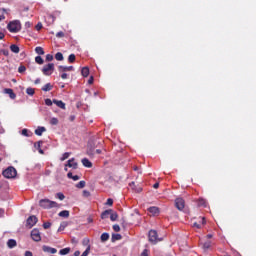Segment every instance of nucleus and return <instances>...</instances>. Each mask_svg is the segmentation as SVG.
Wrapping results in <instances>:
<instances>
[{
  "mask_svg": "<svg viewBox=\"0 0 256 256\" xmlns=\"http://www.w3.org/2000/svg\"><path fill=\"white\" fill-rule=\"evenodd\" d=\"M99 145H101V142L93 139L89 140L87 145V155L93 157V155H95V149H97Z\"/></svg>",
  "mask_w": 256,
  "mask_h": 256,
  "instance_id": "obj_1",
  "label": "nucleus"
},
{
  "mask_svg": "<svg viewBox=\"0 0 256 256\" xmlns=\"http://www.w3.org/2000/svg\"><path fill=\"white\" fill-rule=\"evenodd\" d=\"M106 205H109L111 207V205H113V199L108 198L106 201Z\"/></svg>",
  "mask_w": 256,
  "mask_h": 256,
  "instance_id": "obj_52",
  "label": "nucleus"
},
{
  "mask_svg": "<svg viewBox=\"0 0 256 256\" xmlns=\"http://www.w3.org/2000/svg\"><path fill=\"white\" fill-rule=\"evenodd\" d=\"M67 177H68V179H73V173L69 172V173L67 174Z\"/></svg>",
  "mask_w": 256,
  "mask_h": 256,
  "instance_id": "obj_63",
  "label": "nucleus"
},
{
  "mask_svg": "<svg viewBox=\"0 0 256 256\" xmlns=\"http://www.w3.org/2000/svg\"><path fill=\"white\" fill-rule=\"evenodd\" d=\"M54 71H55V64L53 63L44 65L42 68V73L47 76L51 75V73H53Z\"/></svg>",
  "mask_w": 256,
  "mask_h": 256,
  "instance_id": "obj_6",
  "label": "nucleus"
},
{
  "mask_svg": "<svg viewBox=\"0 0 256 256\" xmlns=\"http://www.w3.org/2000/svg\"><path fill=\"white\" fill-rule=\"evenodd\" d=\"M22 135H24V137H29V130H27V129H23L22 130Z\"/></svg>",
  "mask_w": 256,
  "mask_h": 256,
  "instance_id": "obj_47",
  "label": "nucleus"
},
{
  "mask_svg": "<svg viewBox=\"0 0 256 256\" xmlns=\"http://www.w3.org/2000/svg\"><path fill=\"white\" fill-rule=\"evenodd\" d=\"M59 217H64L65 219H67V217H69V211L68 210H63L61 212H59Z\"/></svg>",
  "mask_w": 256,
  "mask_h": 256,
  "instance_id": "obj_27",
  "label": "nucleus"
},
{
  "mask_svg": "<svg viewBox=\"0 0 256 256\" xmlns=\"http://www.w3.org/2000/svg\"><path fill=\"white\" fill-rule=\"evenodd\" d=\"M31 238L33 239V241H36V242L41 241V232H39V229L34 228L31 231Z\"/></svg>",
  "mask_w": 256,
  "mask_h": 256,
  "instance_id": "obj_8",
  "label": "nucleus"
},
{
  "mask_svg": "<svg viewBox=\"0 0 256 256\" xmlns=\"http://www.w3.org/2000/svg\"><path fill=\"white\" fill-rule=\"evenodd\" d=\"M82 165H84V167H88V168L93 167V163H91V161H89V159H87V158L82 159Z\"/></svg>",
  "mask_w": 256,
  "mask_h": 256,
  "instance_id": "obj_19",
  "label": "nucleus"
},
{
  "mask_svg": "<svg viewBox=\"0 0 256 256\" xmlns=\"http://www.w3.org/2000/svg\"><path fill=\"white\" fill-rule=\"evenodd\" d=\"M81 255V252L79 251V250H76L75 252H74V256H80Z\"/></svg>",
  "mask_w": 256,
  "mask_h": 256,
  "instance_id": "obj_62",
  "label": "nucleus"
},
{
  "mask_svg": "<svg viewBox=\"0 0 256 256\" xmlns=\"http://www.w3.org/2000/svg\"><path fill=\"white\" fill-rule=\"evenodd\" d=\"M42 251H44V253H50L51 255H55V253H57V250L55 248H51L45 245L42 247Z\"/></svg>",
  "mask_w": 256,
  "mask_h": 256,
  "instance_id": "obj_12",
  "label": "nucleus"
},
{
  "mask_svg": "<svg viewBox=\"0 0 256 256\" xmlns=\"http://www.w3.org/2000/svg\"><path fill=\"white\" fill-rule=\"evenodd\" d=\"M2 175L6 179H15L17 177V169H15V167L9 166L2 172Z\"/></svg>",
  "mask_w": 256,
  "mask_h": 256,
  "instance_id": "obj_3",
  "label": "nucleus"
},
{
  "mask_svg": "<svg viewBox=\"0 0 256 256\" xmlns=\"http://www.w3.org/2000/svg\"><path fill=\"white\" fill-rule=\"evenodd\" d=\"M58 71L60 73H65L67 71H75V68L73 66H58Z\"/></svg>",
  "mask_w": 256,
  "mask_h": 256,
  "instance_id": "obj_11",
  "label": "nucleus"
},
{
  "mask_svg": "<svg viewBox=\"0 0 256 256\" xmlns=\"http://www.w3.org/2000/svg\"><path fill=\"white\" fill-rule=\"evenodd\" d=\"M141 256H149V250L144 249L143 252L141 253Z\"/></svg>",
  "mask_w": 256,
  "mask_h": 256,
  "instance_id": "obj_51",
  "label": "nucleus"
},
{
  "mask_svg": "<svg viewBox=\"0 0 256 256\" xmlns=\"http://www.w3.org/2000/svg\"><path fill=\"white\" fill-rule=\"evenodd\" d=\"M204 251H207L208 249H211V241H207L203 244Z\"/></svg>",
  "mask_w": 256,
  "mask_h": 256,
  "instance_id": "obj_34",
  "label": "nucleus"
},
{
  "mask_svg": "<svg viewBox=\"0 0 256 256\" xmlns=\"http://www.w3.org/2000/svg\"><path fill=\"white\" fill-rule=\"evenodd\" d=\"M44 229H49L51 227V222H45L43 224Z\"/></svg>",
  "mask_w": 256,
  "mask_h": 256,
  "instance_id": "obj_49",
  "label": "nucleus"
},
{
  "mask_svg": "<svg viewBox=\"0 0 256 256\" xmlns=\"http://www.w3.org/2000/svg\"><path fill=\"white\" fill-rule=\"evenodd\" d=\"M24 256H33V252L31 251H26Z\"/></svg>",
  "mask_w": 256,
  "mask_h": 256,
  "instance_id": "obj_56",
  "label": "nucleus"
},
{
  "mask_svg": "<svg viewBox=\"0 0 256 256\" xmlns=\"http://www.w3.org/2000/svg\"><path fill=\"white\" fill-rule=\"evenodd\" d=\"M71 155V153L66 152L63 154V156L61 157L60 161H65L66 159H69V156Z\"/></svg>",
  "mask_w": 256,
  "mask_h": 256,
  "instance_id": "obj_38",
  "label": "nucleus"
},
{
  "mask_svg": "<svg viewBox=\"0 0 256 256\" xmlns=\"http://www.w3.org/2000/svg\"><path fill=\"white\" fill-rule=\"evenodd\" d=\"M35 61H36V63H38V65H43V63H45V61L43 60V58L41 56H36Z\"/></svg>",
  "mask_w": 256,
  "mask_h": 256,
  "instance_id": "obj_33",
  "label": "nucleus"
},
{
  "mask_svg": "<svg viewBox=\"0 0 256 256\" xmlns=\"http://www.w3.org/2000/svg\"><path fill=\"white\" fill-rule=\"evenodd\" d=\"M102 243H105V241H109V233L104 232L100 237Z\"/></svg>",
  "mask_w": 256,
  "mask_h": 256,
  "instance_id": "obj_26",
  "label": "nucleus"
},
{
  "mask_svg": "<svg viewBox=\"0 0 256 256\" xmlns=\"http://www.w3.org/2000/svg\"><path fill=\"white\" fill-rule=\"evenodd\" d=\"M148 211L151 213V215H159V208L156 206L148 208Z\"/></svg>",
  "mask_w": 256,
  "mask_h": 256,
  "instance_id": "obj_17",
  "label": "nucleus"
},
{
  "mask_svg": "<svg viewBox=\"0 0 256 256\" xmlns=\"http://www.w3.org/2000/svg\"><path fill=\"white\" fill-rule=\"evenodd\" d=\"M3 55H5V57H8L9 55V50H2Z\"/></svg>",
  "mask_w": 256,
  "mask_h": 256,
  "instance_id": "obj_57",
  "label": "nucleus"
},
{
  "mask_svg": "<svg viewBox=\"0 0 256 256\" xmlns=\"http://www.w3.org/2000/svg\"><path fill=\"white\" fill-rule=\"evenodd\" d=\"M71 253V248H63L59 251V255H69Z\"/></svg>",
  "mask_w": 256,
  "mask_h": 256,
  "instance_id": "obj_21",
  "label": "nucleus"
},
{
  "mask_svg": "<svg viewBox=\"0 0 256 256\" xmlns=\"http://www.w3.org/2000/svg\"><path fill=\"white\" fill-rule=\"evenodd\" d=\"M112 213H113V210H112V209L105 210V211L102 212V214H101V219H108V218H109V215H111Z\"/></svg>",
  "mask_w": 256,
  "mask_h": 256,
  "instance_id": "obj_16",
  "label": "nucleus"
},
{
  "mask_svg": "<svg viewBox=\"0 0 256 256\" xmlns=\"http://www.w3.org/2000/svg\"><path fill=\"white\" fill-rule=\"evenodd\" d=\"M175 207L178 211H183V209H185V200H183V198H177L175 200Z\"/></svg>",
  "mask_w": 256,
  "mask_h": 256,
  "instance_id": "obj_9",
  "label": "nucleus"
},
{
  "mask_svg": "<svg viewBox=\"0 0 256 256\" xmlns=\"http://www.w3.org/2000/svg\"><path fill=\"white\" fill-rule=\"evenodd\" d=\"M122 238L121 234H112L111 241L112 243H115V241H121Z\"/></svg>",
  "mask_w": 256,
  "mask_h": 256,
  "instance_id": "obj_20",
  "label": "nucleus"
},
{
  "mask_svg": "<svg viewBox=\"0 0 256 256\" xmlns=\"http://www.w3.org/2000/svg\"><path fill=\"white\" fill-rule=\"evenodd\" d=\"M86 183L84 180L80 181L78 184H76L77 189H83L85 187Z\"/></svg>",
  "mask_w": 256,
  "mask_h": 256,
  "instance_id": "obj_35",
  "label": "nucleus"
},
{
  "mask_svg": "<svg viewBox=\"0 0 256 256\" xmlns=\"http://www.w3.org/2000/svg\"><path fill=\"white\" fill-rule=\"evenodd\" d=\"M141 191H143V188H141V187H136V189H135V192L136 193H141Z\"/></svg>",
  "mask_w": 256,
  "mask_h": 256,
  "instance_id": "obj_59",
  "label": "nucleus"
},
{
  "mask_svg": "<svg viewBox=\"0 0 256 256\" xmlns=\"http://www.w3.org/2000/svg\"><path fill=\"white\" fill-rule=\"evenodd\" d=\"M61 79H67V73H63V74L61 75Z\"/></svg>",
  "mask_w": 256,
  "mask_h": 256,
  "instance_id": "obj_64",
  "label": "nucleus"
},
{
  "mask_svg": "<svg viewBox=\"0 0 256 256\" xmlns=\"http://www.w3.org/2000/svg\"><path fill=\"white\" fill-rule=\"evenodd\" d=\"M36 31H41V29H43V24L41 22H39L36 27H35Z\"/></svg>",
  "mask_w": 256,
  "mask_h": 256,
  "instance_id": "obj_45",
  "label": "nucleus"
},
{
  "mask_svg": "<svg viewBox=\"0 0 256 256\" xmlns=\"http://www.w3.org/2000/svg\"><path fill=\"white\" fill-rule=\"evenodd\" d=\"M27 71V68L24 65L19 66L18 73H25Z\"/></svg>",
  "mask_w": 256,
  "mask_h": 256,
  "instance_id": "obj_42",
  "label": "nucleus"
},
{
  "mask_svg": "<svg viewBox=\"0 0 256 256\" xmlns=\"http://www.w3.org/2000/svg\"><path fill=\"white\" fill-rule=\"evenodd\" d=\"M45 105H47L48 107H51V105H53V101H51V99L47 98V99H45Z\"/></svg>",
  "mask_w": 256,
  "mask_h": 256,
  "instance_id": "obj_44",
  "label": "nucleus"
},
{
  "mask_svg": "<svg viewBox=\"0 0 256 256\" xmlns=\"http://www.w3.org/2000/svg\"><path fill=\"white\" fill-rule=\"evenodd\" d=\"M55 59H56V61H63V59H64L63 53L57 52V53L55 54Z\"/></svg>",
  "mask_w": 256,
  "mask_h": 256,
  "instance_id": "obj_30",
  "label": "nucleus"
},
{
  "mask_svg": "<svg viewBox=\"0 0 256 256\" xmlns=\"http://www.w3.org/2000/svg\"><path fill=\"white\" fill-rule=\"evenodd\" d=\"M52 89H53V85L51 83H47L42 87V91H45V92L51 91Z\"/></svg>",
  "mask_w": 256,
  "mask_h": 256,
  "instance_id": "obj_22",
  "label": "nucleus"
},
{
  "mask_svg": "<svg viewBox=\"0 0 256 256\" xmlns=\"http://www.w3.org/2000/svg\"><path fill=\"white\" fill-rule=\"evenodd\" d=\"M56 197H57L60 201H63V199H65V194L59 192V193L56 194Z\"/></svg>",
  "mask_w": 256,
  "mask_h": 256,
  "instance_id": "obj_40",
  "label": "nucleus"
},
{
  "mask_svg": "<svg viewBox=\"0 0 256 256\" xmlns=\"http://www.w3.org/2000/svg\"><path fill=\"white\" fill-rule=\"evenodd\" d=\"M53 103L57 105L60 109H65V103L61 100L54 99Z\"/></svg>",
  "mask_w": 256,
  "mask_h": 256,
  "instance_id": "obj_18",
  "label": "nucleus"
},
{
  "mask_svg": "<svg viewBox=\"0 0 256 256\" xmlns=\"http://www.w3.org/2000/svg\"><path fill=\"white\" fill-rule=\"evenodd\" d=\"M7 247L8 249H14V247H17V241L15 239H9L7 241Z\"/></svg>",
  "mask_w": 256,
  "mask_h": 256,
  "instance_id": "obj_15",
  "label": "nucleus"
},
{
  "mask_svg": "<svg viewBox=\"0 0 256 256\" xmlns=\"http://www.w3.org/2000/svg\"><path fill=\"white\" fill-rule=\"evenodd\" d=\"M113 230L116 231V233H119L121 231V227L118 224L113 225Z\"/></svg>",
  "mask_w": 256,
  "mask_h": 256,
  "instance_id": "obj_43",
  "label": "nucleus"
},
{
  "mask_svg": "<svg viewBox=\"0 0 256 256\" xmlns=\"http://www.w3.org/2000/svg\"><path fill=\"white\" fill-rule=\"evenodd\" d=\"M45 131H47V128L43 127V126H39L36 130H35V135H38V137H41V135H43V133H45Z\"/></svg>",
  "mask_w": 256,
  "mask_h": 256,
  "instance_id": "obj_14",
  "label": "nucleus"
},
{
  "mask_svg": "<svg viewBox=\"0 0 256 256\" xmlns=\"http://www.w3.org/2000/svg\"><path fill=\"white\" fill-rule=\"evenodd\" d=\"M130 187L133 191H135V189L137 188V186H135V182H131Z\"/></svg>",
  "mask_w": 256,
  "mask_h": 256,
  "instance_id": "obj_55",
  "label": "nucleus"
},
{
  "mask_svg": "<svg viewBox=\"0 0 256 256\" xmlns=\"http://www.w3.org/2000/svg\"><path fill=\"white\" fill-rule=\"evenodd\" d=\"M198 205H199V207H207V202L205 201V199L200 198L198 200Z\"/></svg>",
  "mask_w": 256,
  "mask_h": 256,
  "instance_id": "obj_32",
  "label": "nucleus"
},
{
  "mask_svg": "<svg viewBox=\"0 0 256 256\" xmlns=\"http://www.w3.org/2000/svg\"><path fill=\"white\" fill-rule=\"evenodd\" d=\"M73 181H79L80 177L78 175H74L72 177Z\"/></svg>",
  "mask_w": 256,
  "mask_h": 256,
  "instance_id": "obj_58",
  "label": "nucleus"
},
{
  "mask_svg": "<svg viewBox=\"0 0 256 256\" xmlns=\"http://www.w3.org/2000/svg\"><path fill=\"white\" fill-rule=\"evenodd\" d=\"M7 29L10 33H19V31H21V22L14 20L7 25Z\"/></svg>",
  "mask_w": 256,
  "mask_h": 256,
  "instance_id": "obj_4",
  "label": "nucleus"
},
{
  "mask_svg": "<svg viewBox=\"0 0 256 256\" xmlns=\"http://www.w3.org/2000/svg\"><path fill=\"white\" fill-rule=\"evenodd\" d=\"M43 141H38L34 144L35 149H37V151H39V149H41V145H42Z\"/></svg>",
  "mask_w": 256,
  "mask_h": 256,
  "instance_id": "obj_39",
  "label": "nucleus"
},
{
  "mask_svg": "<svg viewBox=\"0 0 256 256\" xmlns=\"http://www.w3.org/2000/svg\"><path fill=\"white\" fill-rule=\"evenodd\" d=\"M81 74L83 77H89V67L82 68Z\"/></svg>",
  "mask_w": 256,
  "mask_h": 256,
  "instance_id": "obj_25",
  "label": "nucleus"
},
{
  "mask_svg": "<svg viewBox=\"0 0 256 256\" xmlns=\"http://www.w3.org/2000/svg\"><path fill=\"white\" fill-rule=\"evenodd\" d=\"M37 216L32 215L30 217L27 218L26 220V227H29V229H31L32 227H35V225H37Z\"/></svg>",
  "mask_w": 256,
  "mask_h": 256,
  "instance_id": "obj_7",
  "label": "nucleus"
},
{
  "mask_svg": "<svg viewBox=\"0 0 256 256\" xmlns=\"http://www.w3.org/2000/svg\"><path fill=\"white\" fill-rule=\"evenodd\" d=\"M25 27H26V29H29V27H31V22H26Z\"/></svg>",
  "mask_w": 256,
  "mask_h": 256,
  "instance_id": "obj_61",
  "label": "nucleus"
},
{
  "mask_svg": "<svg viewBox=\"0 0 256 256\" xmlns=\"http://www.w3.org/2000/svg\"><path fill=\"white\" fill-rule=\"evenodd\" d=\"M66 167H70L72 169H77L78 164L77 162H75V158H72L70 160L67 161Z\"/></svg>",
  "mask_w": 256,
  "mask_h": 256,
  "instance_id": "obj_13",
  "label": "nucleus"
},
{
  "mask_svg": "<svg viewBox=\"0 0 256 256\" xmlns=\"http://www.w3.org/2000/svg\"><path fill=\"white\" fill-rule=\"evenodd\" d=\"M10 51H12V53H19L20 51L19 46H17L16 44H12L10 46Z\"/></svg>",
  "mask_w": 256,
  "mask_h": 256,
  "instance_id": "obj_24",
  "label": "nucleus"
},
{
  "mask_svg": "<svg viewBox=\"0 0 256 256\" xmlns=\"http://www.w3.org/2000/svg\"><path fill=\"white\" fill-rule=\"evenodd\" d=\"M90 251H91V246H88V247L86 248V250L81 254V256H87V255H89Z\"/></svg>",
  "mask_w": 256,
  "mask_h": 256,
  "instance_id": "obj_41",
  "label": "nucleus"
},
{
  "mask_svg": "<svg viewBox=\"0 0 256 256\" xmlns=\"http://www.w3.org/2000/svg\"><path fill=\"white\" fill-rule=\"evenodd\" d=\"M193 227H196V229H201V224L194 222Z\"/></svg>",
  "mask_w": 256,
  "mask_h": 256,
  "instance_id": "obj_54",
  "label": "nucleus"
},
{
  "mask_svg": "<svg viewBox=\"0 0 256 256\" xmlns=\"http://www.w3.org/2000/svg\"><path fill=\"white\" fill-rule=\"evenodd\" d=\"M39 206L42 207V209H53L55 207H59V204L55 201H51L49 199H41L39 201Z\"/></svg>",
  "mask_w": 256,
  "mask_h": 256,
  "instance_id": "obj_2",
  "label": "nucleus"
},
{
  "mask_svg": "<svg viewBox=\"0 0 256 256\" xmlns=\"http://www.w3.org/2000/svg\"><path fill=\"white\" fill-rule=\"evenodd\" d=\"M88 85H93V76H91L88 80Z\"/></svg>",
  "mask_w": 256,
  "mask_h": 256,
  "instance_id": "obj_60",
  "label": "nucleus"
},
{
  "mask_svg": "<svg viewBox=\"0 0 256 256\" xmlns=\"http://www.w3.org/2000/svg\"><path fill=\"white\" fill-rule=\"evenodd\" d=\"M35 53H37V55H45V50H43V47L38 46L35 48Z\"/></svg>",
  "mask_w": 256,
  "mask_h": 256,
  "instance_id": "obj_23",
  "label": "nucleus"
},
{
  "mask_svg": "<svg viewBox=\"0 0 256 256\" xmlns=\"http://www.w3.org/2000/svg\"><path fill=\"white\" fill-rule=\"evenodd\" d=\"M26 93H27V95H30V97H33V95H35V89L29 87L26 89Z\"/></svg>",
  "mask_w": 256,
  "mask_h": 256,
  "instance_id": "obj_31",
  "label": "nucleus"
},
{
  "mask_svg": "<svg viewBox=\"0 0 256 256\" xmlns=\"http://www.w3.org/2000/svg\"><path fill=\"white\" fill-rule=\"evenodd\" d=\"M3 93H5L6 95H9L10 99H16L17 98V94H15V92H13V89H11V88H5L3 90Z\"/></svg>",
  "mask_w": 256,
  "mask_h": 256,
  "instance_id": "obj_10",
  "label": "nucleus"
},
{
  "mask_svg": "<svg viewBox=\"0 0 256 256\" xmlns=\"http://www.w3.org/2000/svg\"><path fill=\"white\" fill-rule=\"evenodd\" d=\"M148 241L152 243V245H157L161 238H159V234H157V230H150L148 232Z\"/></svg>",
  "mask_w": 256,
  "mask_h": 256,
  "instance_id": "obj_5",
  "label": "nucleus"
},
{
  "mask_svg": "<svg viewBox=\"0 0 256 256\" xmlns=\"http://www.w3.org/2000/svg\"><path fill=\"white\" fill-rule=\"evenodd\" d=\"M67 225H69V223L67 222H62L60 224V227L58 228V233H60V231H65V228L67 227Z\"/></svg>",
  "mask_w": 256,
  "mask_h": 256,
  "instance_id": "obj_29",
  "label": "nucleus"
},
{
  "mask_svg": "<svg viewBox=\"0 0 256 256\" xmlns=\"http://www.w3.org/2000/svg\"><path fill=\"white\" fill-rule=\"evenodd\" d=\"M75 54H70L69 56H68V61H69V63H75Z\"/></svg>",
  "mask_w": 256,
  "mask_h": 256,
  "instance_id": "obj_37",
  "label": "nucleus"
},
{
  "mask_svg": "<svg viewBox=\"0 0 256 256\" xmlns=\"http://www.w3.org/2000/svg\"><path fill=\"white\" fill-rule=\"evenodd\" d=\"M56 37L61 39V37H65V33L63 31H60V32L56 33Z\"/></svg>",
  "mask_w": 256,
  "mask_h": 256,
  "instance_id": "obj_48",
  "label": "nucleus"
},
{
  "mask_svg": "<svg viewBox=\"0 0 256 256\" xmlns=\"http://www.w3.org/2000/svg\"><path fill=\"white\" fill-rule=\"evenodd\" d=\"M50 125H59V119L51 118L50 119Z\"/></svg>",
  "mask_w": 256,
  "mask_h": 256,
  "instance_id": "obj_36",
  "label": "nucleus"
},
{
  "mask_svg": "<svg viewBox=\"0 0 256 256\" xmlns=\"http://www.w3.org/2000/svg\"><path fill=\"white\" fill-rule=\"evenodd\" d=\"M3 31L4 30L0 28V40L5 38V33Z\"/></svg>",
  "mask_w": 256,
  "mask_h": 256,
  "instance_id": "obj_53",
  "label": "nucleus"
},
{
  "mask_svg": "<svg viewBox=\"0 0 256 256\" xmlns=\"http://www.w3.org/2000/svg\"><path fill=\"white\" fill-rule=\"evenodd\" d=\"M118 217H119V215L117 214V212H114L112 210V213L110 214V220L111 221H117Z\"/></svg>",
  "mask_w": 256,
  "mask_h": 256,
  "instance_id": "obj_28",
  "label": "nucleus"
},
{
  "mask_svg": "<svg viewBox=\"0 0 256 256\" xmlns=\"http://www.w3.org/2000/svg\"><path fill=\"white\" fill-rule=\"evenodd\" d=\"M83 197H91V192L88 190H83Z\"/></svg>",
  "mask_w": 256,
  "mask_h": 256,
  "instance_id": "obj_46",
  "label": "nucleus"
},
{
  "mask_svg": "<svg viewBox=\"0 0 256 256\" xmlns=\"http://www.w3.org/2000/svg\"><path fill=\"white\" fill-rule=\"evenodd\" d=\"M46 61H53V55L47 54L46 55Z\"/></svg>",
  "mask_w": 256,
  "mask_h": 256,
  "instance_id": "obj_50",
  "label": "nucleus"
}]
</instances>
